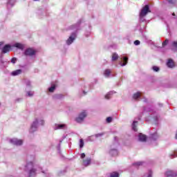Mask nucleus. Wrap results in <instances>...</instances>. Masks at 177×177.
I'll list each match as a JSON object with an SVG mask.
<instances>
[{"label": "nucleus", "mask_w": 177, "mask_h": 177, "mask_svg": "<svg viewBox=\"0 0 177 177\" xmlns=\"http://www.w3.org/2000/svg\"><path fill=\"white\" fill-rule=\"evenodd\" d=\"M24 171L28 177H32L35 176L37 172H42V167L34 165L32 162H29L25 165Z\"/></svg>", "instance_id": "nucleus-1"}, {"label": "nucleus", "mask_w": 177, "mask_h": 177, "mask_svg": "<svg viewBox=\"0 0 177 177\" xmlns=\"http://www.w3.org/2000/svg\"><path fill=\"white\" fill-rule=\"evenodd\" d=\"M88 117V111L82 110L80 111L77 116L75 118V122L77 124H82L85 121V118Z\"/></svg>", "instance_id": "nucleus-2"}, {"label": "nucleus", "mask_w": 177, "mask_h": 177, "mask_svg": "<svg viewBox=\"0 0 177 177\" xmlns=\"http://www.w3.org/2000/svg\"><path fill=\"white\" fill-rule=\"evenodd\" d=\"M86 156L85 153H82L80 155V158L82 160V165L84 167H88L89 166L90 164H91L92 160H91V158H86Z\"/></svg>", "instance_id": "nucleus-3"}, {"label": "nucleus", "mask_w": 177, "mask_h": 177, "mask_svg": "<svg viewBox=\"0 0 177 177\" xmlns=\"http://www.w3.org/2000/svg\"><path fill=\"white\" fill-rule=\"evenodd\" d=\"M53 129H54V131L67 129V124L63 122L55 123L53 125Z\"/></svg>", "instance_id": "nucleus-4"}, {"label": "nucleus", "mask_w": 177, "mask_h": 177, "mask_svg": "<svg viewBox=\"0 0 177 177\" xmlns=\"http://www.w3.org/2000/svg\"><path fill=\"white\" fill-rule=\"evenodd\" d=\"M8 143H10L11 145H14L15 146H21L23 145V140L12 138H8Z\"/></svg>", "instance_id": "nucleus-5"}, {"label": "nucleus", "mask_w": 177, "mask_h": 177, "mask_svg": "<svg viewBox=\"0 0 177 177\" xmlns=\"http://www.w3.org/2000/svg\"><path fill=\"white\" fill-rule=\"evenodd\" d=\"M77 39V33L73 32L71 34L68 38L66 40V45H71L74 41Z\"/></svg>", "instance_id": "nucleus-6"}, {"label": "nucleus", "mask_w": 177, "mask_h": 177, "mask_svg": "<svg viewBox=\"0 0 177 177\" xmlns=\"http://www.w3.org/2000/svg\"><path fill=\"white\" fill-rule=\"evenodd\" d=\"M39 126L37 124V122H35L34 120L30 124V127L29 128V132L30 133H34V132H37L38 131Z\"/></svg>", "instance_id": "nucleus-7"}, {"label": "nucleus", "mask_w": 177, "mask_h": 177, "mask_svg": "<svg viewBox=\"0 0 177 177\" xmlns=\"http://www.w3.org/2000/svg\"><path fill=\"white\" fill-rule=\"evenodd\" d=\"M110 156H118V149L117 148V145H112L109 149Z\"/></svg>", "instance_id": "nucleus-8"}, {"label": "nucleus", "mask_w": 177, "mask_h": 177, "mask_svg": "<svg viewBox=\"0 0 177 177\" xmlns=\"http://www.w3.org/2000/svg\"><path fill=\"white\" fill-rule=\"evenodd\" d=\"M148 13H150V8H149V5H146L141 10L140 17H145V16H146V15H147Z\"/></svg>", "instance_id": "nucleus-9"}, {"label": "nucleus", "mask_w": 177, "mask_h": 177, "mask_svg": "<svg viewBox=\"0 0 177 177\" xmlns=\"http://www.w3.org/2000/svg\"><path fill=\"white\" fill-rule=\"evenodd\" d=\"M24 55L26 56H35L37 55V50L34 48H29L25 50Z\"/></svg>", "instance_id": "nucleus-10"}, {"label": "nucleus", "mask_w": 177, "mask_h": 177, "mask_svg": "<svg viewBox=\"0 0 177 177\" xmlns=\"http://www.w3.org/2000/svg\"><path fill=\"white\" fill-rule=\"evenodd\" d=\"M34 95H35V92H34L32 88L25 89V96L26 97H34Z\"/></svg>", "instance_id": "nucleus-11"}, {"label": "nucleus", "mask_w": 177, "mask_h": 177, "mask_svg": "<svg viewBox=\"0 0 177 177\" xmlns=\"http://www.w3.org/2000/svg\"><path fill=\"white\" fill-rule=\"evenodd\" d=\"M35 122H37V127H44L45 120L42 118H37L34 120Z\"/></svg>", "instance_id": "nucleus-12"}, {"label": "nucleus", "mask_w": 177, "mask_h": 177, "mask_svg": "<svg viewBox=\"0 0 177 177\" xmlns=\"http://www.w3.org/2000/svg\"><path fill=\"white\" fill-rule=\"evenodd\" d=\"M166 66L168 68H175V62H174L172 59H169L166 62Z\"/></svg>", "instance_id": "nucleus-13"}, {"label": "nucleus", "mask_w": 177, "mask_h": 177, "mask_svg": "<svg viewBox=\"0 0 177 177\" xmlns=\"http://www.w3.org/2000/svg\"><path fill=\"white\" fill-rule=\"evenodd\" d=\"M12 46L10 44H6L3 48H2V53H8V52H10L12 50Z\"/></svg>", "instance_id": "nucleus-14"}, {"label": "nucleus", "mask_w": 177, "mask_h": 177, "mask_svg": "<svg viewBox=\"0 0 177 177\" xmlns=\"http://www.w3.org/2000/svg\"><path fill=\"white\" fill-rule=\"evenodd\" d=\"M12 48H17V49L23 50L24 49V44L21 43H15L12 44Z\"/></svg>", "instance_id": "nucleus-15"}, {"label": "nucleus", "mask_w": 177, "mask_h": 177, "mask_svg": "<svg viewBox=\"0 0 177 177\" xmlns=\"http://www.w3.org/2000/svg\"><path fill=\"white\" fill-rule=\"evenodd\" d=\"M25 84H26L25 89H32L33 86H32V82L31 81L26 80L25 82Z\"/></svg>", "instance_id": "nucleus-16"}, {"label": "nucleus", "mask_w": 177, "mask_h": 177, "mask_svg": "<svg viewBox=\"0 0 177 177\" xmlns=\"http://www.w3.org/2000/svg\"><path fill=\"white\" fill-rule=\"evenodd\" d=\"M128 63V57H124L122 59V62H120V65L121 67H124V66H127V64Z\"/></svg>", "instance_id": "nucleus-17"}, {"label": "nucleus", "mask_w": 177, "mask_h": 177, "mask_svg": "<svg viewBox=\"0 0 177 177\" xmlns=\"http://www.w3.org/2000/svg\"><path fill=\"white\" fill-rule=\"evenodd\" d=\"M21 73H23V71H21V69H17L11 72V75H12L13 77H16L17 75H20Z\"/></svg>", "instance_id": "nucleus-18"}, {"label": "nucleus", "mask_w": 177, "mask_h": 177, "mask_svg": "<svg viewBox=\"0 0 177 177\" xmlns=\"http://www.w3.org/2000/svg\"><path fill=\"white\" fill-rule=\"evenodd\" d=\"M57 86V85H56V84H51V86L48 89V92H50V93H53V92H55V91H56Z\"/></svg>", "instance_id": "nucleus-19"}, {"label": "nucleus", "mask_w": 177, "mask_h": 177, "mask_svg": "<svg viewBox=\"0 0 177 177\" xmlns=\"http://www.w3.org/2000/svg\"><path fill=\"white\" fill-rule=\"evenodd\" d=\"M147 140V137H146V136L144 134L140 133L138 135V140H140V142H146Z\"/></svg>", "instance_id": "nucleus-20"}, {"label": "nucleus", "mask_w": 177, "mask_h": 177, "mask_svg": "<svg viewBox=\"0 0 177 177\" xmlns=\"http://www.w3.org/2000/svg\"><path fill=\"white\" fill-rule=\"evenodd\" d=\"M115 93H116L115 91H109L105 95L104 97L105 99H107V100L111 99V96H113V95Z\"/></svg>", "instance_id": "nucleus-21"}, {"label": "nucleus", "mask_w": 177, "mask_h": 177, "mask_svg": "<svg viewBox=\"0 0 177 177\" xmlns=\"http://www.w3.org/2000/svg\"><path fill=\"white\" fill-rule=\"evenodd\" d=\"M140 96H142V93L137 91L133 95V99H134V100H137V99H139Z\"/></svg>", "instance_id": "nucleus-22"}, {"label": "nucleus", "mask_w": 177, "mask_h": 177, "mask_svg": "<svg viewBox=\"0 0 177 177\" xmlns=\"http://www.w3.org/2000/svg\"><path fill=\"white\" fill-rule=\"evenodd\" d=\"M110 74H111V71H110V69H106L104 71V77H110Z\"/></svg>", "instance_id": "nucleus-23"}, {"label": "nucleus", "mask_w": 177, "mask_h": 177, "mask_svg": "<svg viewBox=\"0 0 177 177\" xmlns=\"http://www.w3.org/2000/svg\"><path fill=\"white\" fill-rule=\"evenodd\" d=\"M165 175H166V176H171V177L175 176V174H174V171H172L171 170L166 171Z\"/></svg>", "instance_id": "nucleus-24"}, {"label": "nucleus", "mask_w": 177, "mask_h": 177, "mask_svg": "<svg viewBox=\"0 0 177 177\" xmlns=\"http://www.w3.org/2000/svg\"><path fill=\"white\" fill-rule=\"evenodd\" d=\"M169 156L171 158H175V157H177V150L174 151V152H171L169 154Z\"/></svg>", "instance_id": "nucleus-25"}, {"label": "nucleus", "mask_w": 177, "mask_h": 177, "mask_svg": "<svg viewBox=\"0 0 177 177\" xmlns=\"http://www.w3.org/2000/svg\"><path fill=\"white\" fill-rule=\"evenodd\" d=\"M118 59V54L113 53L112 54V60H113V62L117 60Z\"/></svg>", "instance_id": "nucleus-26"}, {"label": "nucleus", "mask_w": 177, "mask_h": 177, "mask_svg": "<svg viewBox=\"0 0 177 177\" xmlns=\"http://www.w3.org/2000/svg\"><path fill=\"white\" fill-rule=\"evenodd\" d=\"M137 125H138V122L134 121V122H133V124H132V129H133L135 131H138V129L136 128V126H137Z\"/></svg>", "instance_id": "nucleus-27"}, {"label": "nucleus", "mask_w": 177, "mask_h": 177, "mask_svg": "<svg viewBox=\"0 0 177 177\" xmlns=\"http://www.w3.org/2000/svg\"><path fill=\"white\" fill-rule=\"evenodd\" d=\"M84 140L80 139L79 142L80 148L82 149V147H84Z\"/></svg>", "instance_id": "nucleus-28"}, {"label": "nucleus", "mask_w": 177, "mask_h": 177, "mask_svg": "<svg viewBox=\"0 0 177 177\" xmlns=\"http://www.w3.org/2000/svg\"><path fill=\"white\" fill-rule=\"evenodd\" d=\"M113 122V118L112 117H108L106 118V122L107 124H110V122Z\"/></svg>", "instance_id": "nucleus-29"}, {"label": "nucleus", "mask_w": 177, "mask_h": 177, "mask_svg": "<svg viewBox=\"0 0 177 177\" xmlns=\"http://www.w3.org/2000/svg\"><path fill=\"white\" fill-rule=\"evenodd\" d=\"M152 70L153 71H155L156 73H158V71H160V67H158V66H153L152 67Z\"/></svg>", "instance_id": "nucleus-30"}, {"label": "nucleus", "mask_w": 177, "mask_h": 177, "mask_svg": "<svg viewBox=\"0 0 177 177\" xmlns=\"http://www.w3.org/2000/svg\"><path fill=\"white\" fill-rule=\"evenodd\" d=\"M111 177H120V174L118 172H113L111 174Z\"/></svg>", "instance_id": "nucleus-31"}, {"label": "nucleus", "mask_w": 177, "mask_h": 177, "mask_svg": "<svg viewBox=\"0 0 177 177\" xmlns=\"http://www.w3.org/2000/svg\"><path fill=\"white\" fill-rule=\"evenodd\" d=\"M16 3V0H9L8 5H10V6H13Z\"/></svg>", "instance_id": "nucleus-32"}, {"label": "nucleus", "mask_w": 177, "mask_h": 177, "mask_svg": "<svg viewBox=\"0 0 177 177\" xmlns=\"http://www.w3.org/2000/svg\"><path fill=\"white\" fill-rule=\"evenodd\" d=\"M172 46L175 48V49H177V40L172 43Z\"/></svg>", "instance_id": "nucleus-33"}, {"label": "nucleus", "mask_w": 177, "mask_h": 177, "mask_svg": "<svg viewBox=\"0 0 177 177\" xmlns=\"http://www.w3.org/2000/svg\"><path fill=\"white\" fill-rule=\"evenodd\" d=\"M134 45H136V46L140 45V41H139V40H136V41H134Z\"/></svg>", "instance_id": "nucleus-34"}, {"label": "nucleus", "mask_w": 177, "mask_h": 177, "mask_svg": "<svg viewBox=\"0 0 177 177\" xmlns=\"http://www.w3.org/2000/svg\"><path fill=\"white\" fill-rule=\"evenodd\" d=\"M168 44V39H166L163 43H162V47L167 46Z\"/></svg>", "instance_id": "nucleus-35"}, {"label": "nucleus", "mask_w": 177, "mask_h": 177, "mask_svg": "<svg viewBox=\"0 0 177 177\" xmlns=\"http://www.w3.org/2000/svg\"><path fill=\"white\" fill-rule=\"evenodd\" d=\"M152 175H153V172L151 171H149L148 172L147 177H152Z\"/></svg>", "instance_id": "nucleus-36"}, {"label": "nucleus", "mask_w": 177, "mask_h": 177, "mask_svg": "<svg viewBox=\"0 0 177 177\" xmlns=\"http://www.w3.org/2000/svg\"><path fill=\"white\" fill-rule=\"evenodd\" d=\"M3 45H5V41H0V49H2Z\"/></svg>", "instance_id": "nucleus-37"}, {"label": "nucleus", "mask_w": 177, "mask_h": 177, "mask_svg": "<svg viewBox=\"0 0 177 177\" xmlns=\"http://www.w3.org/2000/svg\"><path fill=\"white\" fill-rule=\"evenodd\" d=\"M17 60V59L15 57H14V58H12V59H11V63H12L13 64H15V63H16Z\"/></svg>", "instance_id": "nucleus-38"}, {"label": "nucleus", "mask_w": 177, "mask_h": 177, "mask_svg": "<svg viewBox=\"0 0 177 177\" xmlns=\"http://www.w3.org/2000/svg\"><path fill=\"white\" fill-rule=\"evenodd\" d=\"M135 165H137V166L142 165V162H137L135 163Z\"/></svg>", "instance_id": "nucleus-39"}, {"label": "nucleus", "mask_w": 177, "mask_h": 177, "mask_svg": "<svg viewBox=\"0 0 177 177\" xmlns=\"http://www.w3.org/2000/svg\"><path fill=\"white\" fill-rule=\"evenodd\" d=\"M153 138H158V135L157 133L153 134Z\"/></svg>", "instance_id": "nucleus-40"}, {"label": "nucleus", "mask_w": 177, "mask_h": 177, "mask_svg": "<svg viewBox=\"0 0 177 177\" xmlns=\"http://www.w3.org/2000/svg\"><path fill=\"white\" fill-rule=\"evenodd\" d=\"M102 134L98 133L95 135V138H99V136H102Z\"/></svg>", "instance_id": "nucleus-41"}, {"label": "nucleus", "mask_w": 177, "mask_h": 177, "mask_svg": "<svg viewBox=\"0 0 177 177\" xmlns=\"http://www.w3.org/2000/svg\"><path fill=\"white\" fill-rule=\"evenodd\" d=\"M72 27H75V26H72Z\"/></svg>", "instance_id": "nucleus-42"}, {"label": "nucleus", "mask_w": 177, "mask_h": 177, "mask_svg": "<svg viewBox=\"0 0 177 177\" xmlns=\"http://www.w3.org/2000/svg\"><path fill=\"white\" fill-rule=\"evenodd\" d=\"M35 1H38V0H35Z\"/></svg>", "instance_id": "nucleus-43"}, {"label": "nucleus", "mask_w": 177, "mask_h": 177, "mask_svg": "<svg viewBox=\"0 0 177 177\" xmlns=\"http://www.w3.org/2000/svg\"><path fill=\"white\" fill-rule=\"evenodd\" d=\"M0 106H1V102H0Z\"/></svg>", "instance_id": "nucleus-44"}]
</instances>
